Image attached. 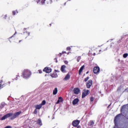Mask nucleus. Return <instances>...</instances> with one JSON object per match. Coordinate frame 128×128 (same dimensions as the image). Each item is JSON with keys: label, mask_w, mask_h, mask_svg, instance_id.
<instances>
[{"label": "nucleus", "mask_w": 128, "mask_h": 128, "mask_svg": "<svg viewBox=\"0 0 128 128\" xmlns=\"http://www.w3.org/2000/svg\"><path fill=\"white\" fill-rule=\"evenodd\" d=\"M120 114H118V115H117L116 116V117L114 118V124L115 126L114 127V128H118V122H117V120H118V118H120Z\"/></svg>", "instance_id": "3"}, {"label": "nucleus", "mask_w": 128, "mask_h": 128, "mask_svg": "<svg viewBox=\"0 0 128 128\" xmlns=\"http://www.w3.org/2000/svg\"><path fill=\"white\" fill-rule=\"evenodd\" d=\"M82 58L80 56H78L77 58V62H80V60Z\"/></svg>", "instance_id": "24"}, {"label": "nucleus", "mask_w": 128, "mask_h": 128, "mask_svg": "<svg viewBox=\"0 0 128 128\" xmlns=\"http://www.w3.org/2000/svg\"><path fill=\"white\" fill-rule=\"evenodd\" d=\"M88 80H90V78L88 76L87 78H84V81L85 82H88Z\"/></svg>", "instance_id": "23"}, {"label": "nucleus", "mask_w": 128, "mask_h": 128, "mask_svg": "<svg viewBox=\"0 0 128 128\" xmlns=\"http://www.w3.org/2000/svg\"><path fill=\"white\" fill-rule=\"evenodd\" d=\"M64 102V100H62V97H59L58 98V100L57 102H56V104H60V102Z\"/></svg>", "instance_id": "12"}, {"label": "nucleus", "mask_w": 128, "mask_h": 128, "mask_svg": "<svg viewBox=\"0 0 128 128\" xmlns=\"http://www.w3.org/2000/svg\"><path fill=\"white\" fill-rule=\"evenodd\" d=\"M122 38H124V37H121V40H122Z\"/></svg>", "instance_id": "41"}, {"label": "nucleus", "mask_w": 128, "mask_h": 128, "mask_svg": "<svg viewBox=\"0 0 128 128\" xmlns=\"http://www.w3.org/2000/svg\"><path fill=\"white\" fill-rule=\"evenodd\" d=\"M64 63L66 64H68V62L67 61V60H65V61H64Z\"/></svg>", "instance_id": "31"}, {"label": "nucleus", "mask_w": 128, "mask_h": 128, "mask_svg": "<svg viewBox=\"0 0 128 128\" xmlns=\"http://www.w3.org/2000/svg\"><path fill=\"white\" fill-rule=\"evenodd\" d=\"M88 96V94H86L85 92L82 94V98H86Z\"/></svg>", "instance_id": "19"}, {"label": "nucleus", "mask_w": 128, "mask_h": 128, "mask_svg": "<svg viewBox=\"0 0 128 128\" xmlns=\"http://www.w3.org/2000/svg\"><path fill=\"white\" fill-rule=\"evenodd\" d=\"M70 78V74H68L64 78V80H68V79Z\"/></svg>", "instance_id": "16"}, {"label": "nucleus", "mask_w": 128, "mask_h": 128, "mask_svg": "<svg viewBox=\"0 0 128 128\" xmlns=\"http://www.w3.org/2000/svg\"><path fill=\"white\" fill-rule=\"evenodd\" d=\"M88 124L89 126H92L94 124V121L91 120L88 122Z\"/></svg>", "instance_id": "11"}, {"label": "nucleus", "mask_w": 128, "mask_h": 128, "mask_svg": "<svg viewBox=\"0 0 128 128\" xmlns=\"http://www.w3.org/2000/svg\"><path fill=\"white\" fill-rule=\"evenodd\" d=\"M22 75L24 78H28L32 76V72L28 69H25L22 72Z\"/></svg>", "instance_id": "2"}, {"label": "nucleus", "mask_w": 128, "mask_h": 128, "mask_svg": "<svg viewBox=\"0 0 128 128\" xmlns=\"http://www.w3.org/2000/svg\"><path fill=\"white\" fill-rule=\"evenodd\" d=\"M18 76H17V77H16V80H18Z\"/></svg>", "instance_id": "36"}, {"label": "nucleus", "mask_w": 128, "mask_h": 128, "mask_svg": "<svg viewBox=\"0 0 128 128\" xmlns=\"http://www.w3.org/2000/svg\"><path fill=\"white\" fill-rule=\"evenodd\" d=\"M94 72L95 74H98L100 72V67L96 66L94 68Z\"/></svg>", "instance_id": "7"}, {"label": "nucleus", "mask_w": 128, "mask_h": 128, "mask_svg": "<svg viewBox=\"0 0 128 128\" xmlns=\"http://www.w3.org/2000/svg\"><path fill=\"white\" fill-rule=\"evenodd\" d=\"M66 54V52H62V53H60V56H62V54Z\"/></svg>", "instance_id": "28"}, {"label": "nucleus", "mask_w": 128, "mask_h": 128, "mask_svg": "<svg viewBox=\"0 0 128 128\" xmlns=\"http://www.w3.org/2000/svg\"><path fill=\"white\" fill-rule=\"evenodd\" d=\"M12 14H13L14 16V15L16 14V12L13 11V12H12Z\"/></svg>", "instance_id": "33"}, {"label": "nucleus", "mask_w": 128, "mask_h": 128, "mask_svg": "<svg viewBox=\"0 0 128 128\" xmlns=\"http://www.w3.org/2000/svg\"><path fill=\"white\" fill-rule=\"evenodd\" d=\"M20 114H22V111H19L14 113V114H13L12 112L8 113L2 118L1 120H6V118L10 116V120H14V118H18V116Z\"/></svg>", "instance_id": "1"}, {"label": "nucleus", "mask_w": 128, "mask_h": 128, "mask_svg": "<svg viewBox=\"0 0 128 128\" xmlns=\"http://www.w3.org/2000/svg\"><path fill=\"white\" fill-rule=\"evenodd\" d=\"M4 128H12V126H6Z\"/></svg>", "instance_id": "32"}, {"label": "nucleus", "mask_w": 128, "mask_h": 128, "mask_svg": "<svg viewBox=\"0 0 128 128\" xmlns=\"http://www.w3.org/2000/svg\"><path fill=\"white\" fill-rule=\"evenodd\" d=\"M86 74H88V72H86Z\"/></svg>", "instance_id": "43"}, {"label": "nucleus", "mask_w": 128, "mask_h": 128, "mask_svg": "<svg viewBox=\"0 0 128 128\" xmlns=\"http://www.w3.org/2000/svg\"><path fill=\"white\" fill-rule=\"evenodd\" d=\"M66 66L64 65L62 66L61 67V71L64 74L65 72H66Z\"/></svg>", "instance_id": "10"}, {"label": "nucleus", "mask_w": 128, "mask_h": 128, "mask_svg": "<svg viewBox=\"0 0 128 128\" xmlns=\"http://www.w3.org/2000/svg\"><path fill=\"white\" fill-rule=\"evenodd\" d=\"M50 76H51L52 78H58V74H56V73L52 74L50 75Z\"/></svg>", "instance_id": "17"}, {"label": "nucleus", "mask_w": 128, "mask_h": 128, "mask_svg": "<svg viewBox=\"0 0 128 128\" xmlns=\"http://www.w3.org/2000/svg\"><path fill=\"white\" fill-rule=\"evenodd\" d=\"M8 84H10V82H8Z\"/></svg>", "instance_id": "42"}, {"label": "nucleus", "mask_w": 128, "mask_h": 128, "mask_svg": "<svg viewBox=\"0 0 128 128\" xmlns=\"http://www.w3.org/2000/svg\"><path fill=\"white\" fill-rule=\"evenodd\" d=\"M128 53H126L123 54V58H128Z\"/></svg>", "instance_id": "21"}, {"label": "nucleus", "mask_w": 128, "mask_h": 128, "mask_svg": "<svg viewBox=\"0 0 128 128\" xmlns=\"http://www.w3.org/2000/svg\"><path fill=\"white\" fill-rule=\"evenodd\" d=\"M34 114H38V109H36L34 110Z\"/></svg>", "instance_id": "25"}, {"label": "nucleus", "mask_w": 128, "mask_h": 128, "mask_svg": "<svg viewBox=\"0 0 128 128\" xmlns=\"http://www.w3.org/2000/svg\"><path fill=\"white\" fill-rule=\"evenodd\" d=\"M42 106L40 104L35 105V108L36 110H40Z\"/></svg>", "instance_id": "13"}, {"label": "nucleus", "mask_w": 128, "mask_h": 128, "mask_svg": "<svg viewBox=\"0 0 128 128\" xmlns=\"http://www.w3.org/2000/svg\"><path fill=\"white\" fill-rule=\"evenodd\" d=\"M80 100H78V98H75L73 102H72V104L74 105V104H78V102Z\"/></svg>", "instance_id": "14"}, {"label": "nucleus", "mask_w": 128, "mask_h": 128, "mask_svg": "<svg viewBox=\"0 0 128 128\" xmlns=\"http://www.w3.org/2000/svg\"><path fill=\"white\" fill-rule=\"evenodd\" d=\"M58 94V88H55L53 90V94L56 95Z\"/></svg>", "instance_id": "18"}, {"label": "nucleus", "mask_w": 128, "mask_h": 128, "mask_svg": "<svg viewBox=\"0 0 128 128\" xmlns=\"http://www.w3.org/2000/svg\"><path fill=\"white\" fill-rule=\"evenodd\" d=\"M84 65H83L80 69L79 70V74H80L82 72V70H84Z\"/></svg>", "instance_id": "15"}, {"label": "nucleus", "mask_w": 128, "mask_h": 128, "mask_svg": "<svg viewBox=\"0 0 128 128\" xmlns=\"http://www.w3.org/2000/svg\"><path fill=\"white\" fill-rule=\"evenodd\" d=\"M94 97H91L90 98V102H94Z\"/></svg>", "instance_id": "30"}, {"label": "nucleus", "mask_w": 128, "mask_h": 128, "mask_svg": "<svg viewBox=\"0 0 128 128\" xmlns=\"http://www.w3.org/2000/svg\"><path fill=\"white\" fill-rule=\"evenodd\" d=\"M56 62H58V61H56Z\"/></svg>", "instance_id": "52"}, {"label": "nucleus", "mask_w": 128, "mask_h": 128, "mask_svg": "<svg viewBox=\"0 0 128 128\" xmlns=\"http://www.w3.org/2000/svg\"><path fill=\"white\" fill-rule=\"evenodd\" d=\"M67 54H70V52H68Z\"/></svg>", "instance_id": "39"}, {"label": "nucleus", "mask_w": 128, "mask_h": 128, "mask_svg": "<svg viewBox=\"0 0 128 128\" xmlns=\"http://www.w3.org/2000/svg\"><path fill=\"white\" fill-rule=\"evenodd\" d=\"M39 74H42V70H38Z\"/></svg>", "instance_id": "34"}, {"label": "nucleus", "mask_w": 128, "mask_h": 128, "mask_svg": "<svg viewBox=\"0 0 128 128\" xmlns=\"http://www.w3.org/2000/svg\"><path fill=\"white\" fill-rule=\"evenodd\" d=\"M106 50H108V48H106V50H104V51Z\"/></svg>", "instance_id": "38"}, {"label": "nucleus", "mask_w": 128, "mask_h": 128, "mask_svg": "<svg viewBox=\"0 0 128 128\" xmlns=\"http://www.w3.org/2000/svg\"><path fill=\"white\" fill-rule=\"evenodd\" d=\"M22 42V40H20V41H19V42Z\"/></svg>", "instance_id": "46"}, {"label": "nucleus", "mask_w": 128, "mask_h": 128, "mask_svg": "<svg viewBox=\"0 0 128 128\" xmlns=\"http://www.w3.org/2000/svg\"><path fill=\"white\" fill-rule=\"evenodd\" d=\"M38 4L40 2L41 4H44V2H46V0H34Z\"/></svg>", "instance_id": "8"}, {"label": "nucleus", "mask_w": 128, "mask_h": 128, "mask_svg": "<svg viewBox=\"0 0 128 128\" xmlns=\"http://www.w3.org/2000/svg\"><path fill=\"white\" fill-rule=\"evenodd\" d=\"M1 82H2V80H0V84Z\"/></svg>", "instance_id": "37"}, {"label": "nucleus", "mask_w": 128, "mask_h": 128, "mask_svg": "<svg viewBox=\"0 0 128 128\" xmlns=\"http://www.w3.org/2000/svg\"><path fill=\"white\" fill-rule=\"evenodd\" d=\"M50 2H52V0H51Z\"/></svg>", "instance_id": "47"}, {"label": "nucleus", "mask_w": 128, "mask_h": 128, "mask_svg": "<svg viewBox=\"0 0 128 128\" xmlns=\"http://www.w3.org/2000/svg\"><path fill=\"white\" fill-rule=\"evenodd\" d=\"M52 68L50 67H46L43 70V72H46V74H50L52 72Z\"/></svg>", "instance_id": "5"}, {"label": "nucleus", "mask_w": 128, "mask_h": 128, "mask_svg": "<svg viewBox=\"0 0 128 128\" xmlns=\"http://www.w3.org/2000/svg\"><path fill=\"white\" fill-rule=\"evenodd\" d=\"M80 88H75L74 89V94H80Z\"/></svg>", "instance_id": "9"}, {"label": "nucleus", "mask_w": 128, "mask_h": 128, "mask_svg": "<svg viewBox=\"0 0 128 128\" xmlns=\"http://www.w3.org/2000/svg\"><path fill=\"white\" fill-rule=\"evenodd\" d=\"M66 2L64 3V5H66Z\"/></svg>", "instance_id": "49"}, {"label": "nucleus", "mask_w": 128, "mask_h": 128, "mask_svg": "<svg viewBox=\"0 0 128 128\" xmlns=\"http://www.w3.org/2000/svg\"><path fill=\"white\" fill-rule=\"evenodd\" d=\"M92 80H90L86 84V86L87 88H90V86H92Z\"/></svg>", "instance_id": "4"}, {"label": "nucleus", "mask_w": 128, "mask_h": 128, "mask_svg": "<svg viewBox=\"0 0 128 128\" xmlns=\"http://www.w3.org/2000/svg\"><path fill=\"white\" fill-rule=\"evenodd\" d=\"M28 36H30V32H28Z\"/></svg>", "instance_id": "50"}, {"label": "nucleus", "mask_w": 128, "mask_h": 128, "mask_svg": "<svg viewBox=\"0 0 128 128\" xmlns=\"http://www.w3.org/2000/svg\"><path fill=\"white\" fill-rule=\"evenodd\" d=\"M37 124H39V126H42V120H37Z\"/></svg>", "instance_id": "20"}, {"label": "nucleus", "mask_w": 128, "mask_h": 128, "mask_svg": "<svg viewBox=\"0 0 128 128\" xmlns=\"http://www.w3.org/2000/svg\"><path fill=\"white\" fill-rule=\"evenodd\" d=\"M0 88H2V84H0Z\"/></svg>", "instance_id": "44"}, {"label": "nucleus", "mask_w": 128, "mask_h": 128, "mask_svg": "<svg viewBox=\"0 0 128 128\" xmlns=\"http://www.w3.org/2000/svg\"><path fill=\"white\" fill-rule=\"evenodd\" d=\"M110 106H108V108Z\"/></svg>", "instance_id": "53"}, {"label": "nucleus", "mask_w": 128, "mask_h": 128, "mask_svg": "<svg viewBox=\"0 0 128 128\" xmlns=\"http://www.w3.org/2000/svg\"><path fill=\"white\" fill-rule=\"evenodd\" d=\"M99 52H102V50H100V51Z\"/></svg>", "instance_id": "48"}, {"label": "nucleus", "mask_w": 128, "mask_h": 128, "mask_svg": "<svg viewBox=\"0 0 128 128\" xmlns=\"http://www.w3.org/2000/svg\"><path fill=\"white\" fill-rule=\"evenodd\" d=\"M72 50L70 47H67L66 50Z\"/></svg>", "instance_id": "29"}, {"label": "nucleus", "mask_w": 128, "mask_h": 128, "mask_svg": "<svg viewBox=\"0 0 128 128\" xmlns=\"http://www.w3.org/2000/svg\"><path fill=\"white\" fill-rule=\"evenodd\" d=\"M84 92L87 94V95L90 94V90H87L86 91H84Z\"/></svg>", "instance_id": "27"}, {"label": "nucleus", "mask_w": 128, "mask_h": 128, "mask_svg": "<svg viewBox=\"0 0 128 128\" xmlns=\"http://www.w3.org/2000/svg\"><path fill=\"white\" fill-rule=\"evenodd\" d=\"M124 106L122 107V108H124Z\"/></svg>", "instance_id": "40"}, {"label": "nucleus", "mask_w": 128, "mask_h": 128, "mask_svg": "<svg viewBox=\"0 0 128 128\" xmlns=\"http://www.w3.org/2000/svg\"><path fill=\"white\" fill-rule=\"evenodd\" d=\"M94 56H96V54L95 53H94Z\"/></svg>", "instance_id": "45"}, {"label": "nucleus", "mask_w": 128, "mask_h": 128, "mask_svg": "<svg viewBox=\"0 0 128 128\" xmlns=\"http://www.w3.org/2000/svg\"><path fill=\"white\" fill-rule=\"evenodd\" d=\"M46 100H43L42 102V104H41V106H44V104H46Z\"/></svg>", "instance_id": "22"}, {"label": "nucleus", "mask_w": 128, "mask_h": 128, "mask_svg": "<svg viewBox=\"0 0 128 128\" xmlns=\"http://www.w3.org/2000/svg\"><path fill=\"white\" fill-rule=\"evenodd\" d=\"M80 121L78 120H75L73 121L72 122L73 126H75L76 128V126H78V124H80Z\"/></svg>", "instance_id": "6"}, {"label": "nucleus", "mask_w": 128, "mask_h": 128, "mask_svg": "<svg viewBox=\"0 0 128 128\" xmlns=\"http://www.w3.org/2000/svg\"><path fill=\"white\" fill-rule=\"evenodd\" d=\"M4 18H6V15H5Z\"/></svg>", "instance_id": "35"}, {"label": "nucleus", "mask_w": 128, "mask_h": 128, "mask_svg": "<svg viewBox=\"0 0 128 128\" xmlns=\"http://www.w3.org/2000/svg\"><path fill=\"white\" fill-rule=\"evenodd\" d=\"M13 36H11L10 38H12Z\"/></svg>", "instance_id": "51"}, {"label": "nucleus", "mask_w": 128, "mask_h": 128, "mask_svg": "<svg viewBox=\"0 0 128 128\" xmlns=\"http://www.w3.org/2000/svg\"><path fill=\"white\" fill-rule=\"evenodd\" d=\"M4 106H6V104L4 103H2L0 107L4 108Z\"/></svg>", "instance_id": "26"}]
</instances>
